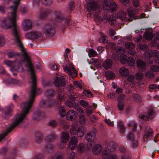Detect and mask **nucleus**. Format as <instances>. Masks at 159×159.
I'll list each match as a JSON object with an SVG mask.
<instances>
[{"instance_id":"nucleus-42","label":"nucleus","mask_w":159,"mask_h":159,"mask_svg":"<svg viewBox=\"0 0 159 159\" xmlns=\"http://www.w3.org/2000/svg\"><path fill=\"white\" fill-rule=\"evenodd\" d=\"M138 47L143 51H146L147 50L148 46L147 45L142 43H140L138 45Z\"/></svg>"},{"instance_id":"nucleus-50","label":"nucleus","mask_w":159,"mask_h":159,"mask_svg":"<svg viewBox=\"0 0 159 159\" xmlns=\"http://www.w3.org/2000/svg\"><path fill=\"white\" fill-rule=\"evenodd\" d=\"M127 138L128 139L130 140V141H133L134 139L133 133L131 132L129 133Z\"/></svg>"},{"instance_id":"nucleus-30","label":"nucleus","mask_w":159,"mask_h":159,"mask_svg":"<svg viewBox=\"0 0 159 159\" xmlns=\"http://www.w3.org/2000/svg\"><path fill=\"white\" fill-rule=\"evenodd\" d=\"M32 32L33 39H38L42 36V34L40 32L35 31H33Z\"/></svg>"},{"instance_id":"nucleus-61","label":"nucleus","mask_w":159,"mask_h":159,"mask_svg":"<svg viewBox=\"0 0 159 159\" xmlns=\"http://www.w3.org/2000/svg\"><path fill=\"white\" fill-rule=\"evenodd\" d=\"M145 57L148 59H149L152 57H153L152 51H150L149 52H146L145 54Z\"/></svg>"},{"instance_id":"nucleus-20","label":"nucleus","mask_w":159,"mask_h":159,"mask_svg":"<svg viewBox=\"0 0 159 159\" xmlns=\"http://www.w3.org/2000/svg\"><path fill=\"white\" fill-rule=\"evenodd\" d=\"M120 74L122 76H126L128 75L129 71L128 69L125 67H121L120 70Z\"/></svg>"},{"instance_id":"nucleus-7","label":"nucleus","mask_w":159,"mask_h":159,"mask_svg":"<svg viewBox=\"0 0 159 159\" xmlns=\"http://www.w3.org/2000/svg\"><path fill=\"white\" fill-rule=\"evenodd\" d=\"M96 132V129L93 128L92 130L89 131L85 135V139L88 142L92 141L94 140Z\"/></svg>"},{"instance_id":"nucleus-21","label":"nucleus","mask_w":159,"mask_h":159,"mask_svg":"<svg viewBox=\"0 0 159 159\" xmlns=\"http://www.w3.org/2000/svg\"><path fill=\"white\" fill-rule=\"evenodd\" d=\"M74 108L75 111H76L77 115L79 116H84V111L83 110L78 107H77L76 105L74 106Z\"/></svg>"},{"instance_id":"nucleus-31","label":"nucleus","mask_w":159,"mask_h":159,"mask_svg":"<svg viewBox=\"0 0 159 159\" xmlns=\"http://www.w3.org/2000/svg\"><path fill=\"white\" fill-rule=\"evenodd\" d=\"M154 74L151 70H147L146 72V77L148 79H152L154 78Z\"/></svg>"},{"instance_id":"nucleus-60","label":"nucleus","mask_w":159,"mask_h":159,"mask_svg":"<svg viewBox=\"0 0 159 159\" xmlns=\"http://www.w3.org/2000/svg\"><path fill=\"white\" fill-rule=\"evenodd\" d=\"M89 54L90 56L92 57H95L97 55L96 52L92 49H91L89 53Z\"/></svg>"},{"instance_id":"nucleus-43","label":"nucleus","mask_w":159,"mask_h":159,"mask_svg":"<svg viewBox=\"0 0 159 159\" xmlns=\"http://www.w3.org/2000/svg\"><path fill=\"white\" fill-rule=\"evenodd\" d=\"M99 41L100 43H106L108 46L112 48H113L115 47V43H108V40H99Z\"/></svg>"},{"instance_id":"nucleus-11","label":"nucleus","mask_w":159,"mask_h":159,"mask_svg":"<svg viewBox=\"0 0 159 159\" xmlns=\"http://www.w3.org/2000/svg\"><path fill=\"white\" fill-rule=\"evenodd\" d=\"M128 13L129 16L130 18H134L135 19V18L138 17L137 15L138 14V10L136 8L131 9L128 11Z\"/></svg>"},{"instance_id":"nucleus-51","label":"nucleus","mask_w":159,"mask_h":159,"mask_svg":"<svg viewBox=\"0 0 159 159\" xmlns=\"http://www.w3.org/2000/svg\"><path fill=\"white\" fill-rule=\"evenodd\" d=\"M151 71L154 72H157L159 71V67L156 65H152L150 68Z\"/></svg>"},{"instance_id":"nucleus-55","label":"nucleus","mask_w":159,"mask_h":159,"mask_svg":"<svg viewBox=\"0 0 159 159\" xmlns=\"http://www.w3.org/2000/svg\"><path fill=\"white\" fill-rule=\"evenodd\" d=\"M80 105L84 107H86L88 105V103L86 101L82 100H80Z\"/></svg>"},{"instance_id":"nucleus-33","label":"nucleus","mask_w":159,"mask_h":159,"mask_svg":"<svg viewBox=\"0 0 159 159\" xmlns=\"http://www.w3.org/2000/svg\"><path fill=\"white\" fill-rule=\"evenodd\" d=\"M12 70L16 71L18 72L24 71V69L22 66L17 65L14 66L12 69Z\"/></svg>"},{"instance_id":"nucleus-27","label":"nucleus","mask_w":159,"mask_h":159,"mask_svg":"<svg viewBox=\"0 0 159 159\" xmlns=\"http://www.w3.org/2000/svg\"><path fill=\"white\" fill-rule=\"evenodd\" d=\"M108 8H109V10L112 13L114 12L117 10V5L114 2H112L110 3L109 7H107Z\"/></svg>"},{"instance_id":"nucleus-47","label":"nucleus","mask_w":159,"mask_h":159,"mask_svg":"<svg viewBox=\"0 0 159 159\" xmlns=\"http://www.w3.org/2000/svg\"><path fill=\"white\" fill-rule=\"evenodd\" d=\"M83 93L86 97L90 98L93 96V94L90 91L84 90Z\"/></svg>"},{"instance_id":"nucleus-38","label":"nucleus","mask_w":159,"mask_h":159,"mask_svg":"<svg viewBox=\"0 0 159 159\" xmlns=\"http://www.w3.org/2000/svg\"><path fill=\"white\" fill-rule=\"evenodd\" d=\"M127 63L130 66H133L134 63L135 61L132 57H129L127 61Z\"/></svg>"},{"instance_id":"nucleus-17","label":"nucleus","mask_w":159,"mask_h":159,"mask_svg":"<svg viewBox=\"0 0 159 159\" xmlns=\"http://www.w3.org/2000/svg\"><path fill=\"white\" fill-rule=\"evenodd\" d=\"M54 148L53 145L49 143H48L44 147V151L48 153L52 152Z\"/></svg>"},{"instance_id":"nucleus-36","label":"nucleus","mask_w":159,"mask_h":159,"mask_svg":"<svg viewBox=\"0 0 159 159\" xmlns=\"http://www.w3.org/2000/svg\"><path fill=\"white\" fill-rule=\"evenodd\" d=\"M105 75L108 79H113L115 77L114 74L111 71H107L105 73Z\"/></svg>"},{"instance_id":"nucleus-59","label":"nucleus","mask_w":159,"mask_h":159,"mask_svg":"<svg viewBox=\"0 0 159 159\" xmlns=\"http://www.w3.org/2000/svg\"><path fill=\"white\" fill-rule=\"evenodd\" d=\"M79 122L82 125H83L85 123V120L84 118V116H79Z\"/></svg>"},{"instance_id":"nucleus-56","label":"nucleus","mask_w":159,"mask_h":159,"mask_svg":"<svg viewBox=\"0 0 159 159\" xmlns=\"http://www.w3.org/2000/svg\"><path fill=\"white\" fill-rule=\"evenodd\" d=\"M137 124L135 123L134 121H133L131 122L128 124V126H133V128L132 129L133 130H134L136 129V128L137 127Z\"/></svg>"},{"instance_id":"nucleus-2","label":"nucleus","mask_w":159,"mask_h":159,"mask_svg":"<svg viewBox=\"0 0 159 159\" xmlns=\"http://www.w3.org/2000/svg\"><path fill=\"white\" fill-rule=\"evenodd\" d=\"M54 23L50 22L45 24L43 28V32L48 36H52L55 33V27L57 26L64 30L66 26L70 24V18L68 17L64 20L63 15L59 11H56L54 13Z\"/></svg>"},{"instance_id":"nucleus-46","label":"nucleus","mask_w":159,"mask_h":159,"mask_svg":"<svg viewBox=\"0 0 159 159\" xmlns=\"http://www.w3.org/2000/svg\"><path fill=\"white\" fill-rule=\"evenodd\" d=\"M56 135L54 134H52L47 137V139L50 141H52L55 139L56 138Z\"/></svg>"},{"instance_id":"nucleus-28","label":"nucleus","mask_w":159,"mask_h":159,"mask_svg":"<svg viewBox=\"0 0 159 159\" xmlns=\"http://www.w3.org/2000/svg\"><path fill=\"white\" fill-rule=\"evenodd\" d=\"M40 105L43 108L50 107L51 106L49 100H48L41 102L40 103Z\"/></svg>"},{"instance_id":"nucleus-49","label":"nucleus","mask_w":159,"mask_h":159,"mask_svg":"<svg viewBox=\"0 0 159 159\" xmlns=\"http://www.w3.org/2000/svg\"><path fill=\"white\" fill-rule=\"evenodd\" d=\"M125 47L127 48L132 49L134 47V45L133 43L129 42L126 43Z\"/></svg>"},{"instance_id":"nucleus-24","label":"nucleus","mask_w":159,"mask_h":159,"mask_svg":"<svg viewBox=\"0 0 159 159\" xmlns=\"http://www.w3.org/2000/svg\"><path fill=\"white\" fill-rule=\"evenodd\" d=\"M87 148L86 145L83 143H81L78 145L77 147V150L79 152H83Z\"/></svg>"},{"instance_id":"nucleus-23","label":"nucleus","mask_w":159,"mask_h":159,"mask_svg":"<svg viewBox=\"0 0 159 159\" xmlns=\"http://www.w3.org/2000/svg\"><path fill=\"white\" fill-rule=\"evenodd\" d=\"M55 90L52 89L47 90L45 94L48 98H51L54 96L55 94Z\"/></svg>"},{"instance_id":"nucleus-37","label":"nucleus","mask_w":159,"mask_h":159,"mask_svg":"<svg viewBox=\"0 0 159 159\" xmlns=\"http://www.w3.org/2000/svg\"><path fill=\"white\" fill-rule=\"evenodd\" d=\"M127 56L124 54H122L120 56V60L121 63L123 64H125L127 62Z\"/></svg>"},{"instance_id":"nucleus-12","label":"nucleus","mask_w":159,"mask_h":159,"mask_svg":"<svg viewBox=\"0 0 159 159\" xmlns=\"http://www.w3.org/2000/svg\"><path fill=\"white\" fill-rule=\"evenodd\" d=\"M77 139L76 137H73L70 140L69 143V148L71 149L76 147L77 145Z\"/></svg>"},{"instance_id":"nucleus-52","label":"nucleus","mask_w":159,"mask_h":159,"mask_svg":"<svg viewBox=\"0 0 159 159\" xmlns=\"http://www.w3.org/2000/svg\"><path fill=\"white\" fill-rule=\"evenodd\" d=\"M99 34L100 37L99 40H106L108 39L107 37L101 32H99Z\"/></svg>"},{"instance_id":"nucleus-62","label":"nucleus","mask_w":159,"mask_h":159,"mask_svg":"<svg viewBox=\"0 0 159 159\" xmlns=\"http://www.w3.org/2000/svg\"><path fill=\"white\" fill-rule=\"evenodd\" d=\"M143 74L140 73H137L136 74V79L140 80H142L143 78Z\"/></svg>"},{"instance_id":"nucleus-41","label":"nucleus","mask_w":159,"mask_h":159,"mask_svg":"<svg viewBox=\"0 0 159 159\" xmlns=\"http://www.w3.org/2000/svg\"><path fill=\"white\" fill-rule=\"evenodd\" d=\"M42 3L46 6H50L52 4V0H41Z\"/></svg>"},{"instance_id":"nucleus-39","label":"nucleus","mask_w":159,"mask_h":159,"mask_svg":"<svg viewBox=\"0 0 159 159\" xmlns=\"http://www.w3.org/2000/svg\"><path fill=\"white\" fill-rule=\"evenodd\" d=\"M102 156L105 159H107L109 157L110 151L107 150L103 151L102 152Z\"/></svg>"},{"instance_id":"nucleus-8","label":"nucleus","mask_w":159,"mask_h":159,"mask_svg":"<svg viewBox=\"0 0 159 159\" xmlns=\"http://www.w3.org/2000/svg\"><path fill=\"white\" fill-rule=\"evenodd\" d=\"M32 23L31 20H25L22 23V27L24 30L27 31L30 30L32 27Z\"/></svg>"},{"instance_id":"nucleus-57","label":"nucleus","mask_w":159,"mask_h":159,"mask_svg":"<svg viewBox=\"0 0 159 159\" xmlns=\"http://www.w3.org/2000/svg\"><path fill=\"white\" fill-rule=\"evenodd\" d=\"M119 125L120 127V130L121 132H123L125 130V127L124 124L121 121L119 122Z\"/></svg>"},{"instance_id":"nucleus-63","label":"nucleus","mask_w":159,"mask_h":159,"mask_svg":"<svg viewBox=\"0 0 159 159\" xmlns=\"http://www.w3.org/2000/svg\"><path fill=\"white\" fill-rule=\"evenodd\" d=\"M133 5L135 7H138L140 6L139 2L138 0H133Z\"/></svg>"},{"instance_id":"nucleus-3","label":"nucleus","mask_w":159,"mask_h":159,"mask_svg":"<svg viewBox=\"0 0 159 159\" xmlns=\"http://www.w3.org/2000/svg\"><path fill=\"white\" fill-rule=\"evenodd\" d=\"M86 10L87 11L93 13L95 12L98 14L100 12V5L93 0H91L87 4Z\"/></svg>"},{"instance_id":"nucleus-13","label":"nucleus","mask_w":159,"mask_h":159,"mask_svg":"<svg viewBox=\"0 0 159 159\" xmlns=\"http://www.w3.org/2000/svg\"><path fill=\"white\" fill-rule=\"evenodd\" d=\"M137 66L142 71L145 70L146 64L145 62L141 60H138L136 61Z\"/></svg>"},{"instance_id":"nucleus-44","label":"nucleus","mask_w":159,"mask_h":159,"mask_svg":"<svg viewBox=\"0 0 159 159\" xmlns=\"http://www.w3.org/2000/svg\"><path fill=\"white\" fill-rule=\"evenodd\" d=\"M126 14L123 11H119L118 14V16L121 19H123L125 17Z\"/></svg>"},{"instance_id":"nucleus-1","label":"nucleus","mask_w":159,"mask_h":159,"mask_svg":"<svg viewBox=\"0 0 159 159\" xmlns=\"http://www.w3.org/2000/svg\"><path fill=\"white\" fill-rule=\"evenodd\" d=\"M31 85L29 93L28 100L23 103V107L22 108V113L18 114L13 119L14 121L10 126L8 127L3 134L0 135V141L4 139L5 137L16 126L26 118L27 115L31 108L34 100L36 95L41 93L40 89L37 88L36 79H31Z\"/></svg>"},{"instance_id":"nucleus-25","label":"nucleus","mask_w":159,"mask_h":159,"mask_svg":"<svg viewBox=\"0 0 159 159\" xmlns=\"http://www.w3.org/2000/svg\"><path fill=\"white\" fill-rule=\"evenodd\" d=\"M152 51L154 61L155 62H157V59L159 58V52L157 50H154Z\"/></svg>"},{"instance_id":"nucleus-16","label":"nucleus","mask_w":159,"mask_h":159,"mask_svg":"<svg viewBox=\"0 0 159 159\" xmlns=\"http://www.w3.org/2000/svg\"><path fill=\"white\" fill-rule=\"evenodd\" d=\"M86 131V128L84 126H80L78 128L77 130V135L79 137H82L84 135Z\"/></svg>"},{"instance_id":"nucleus-45","label":"nucleus","mask_w":159,"mask_h":159,"mask_svg":"<svg viewBox=\"0 0 159 159\" xmlns=\"http://www.w3.org/2000/svg\"><path fill=\"white\" fill-rule=\"evenodd\" d=\"M116 51L119 54H122L125 52V49L123 47H119L116 49Z\"/></svg>"},{"instance_id":"nucleus-5","label":"nucleus","mask_w":159,"mask_h":159,"mask_svg":"<svg viewBox=\"0 0 159 159\" xmlns=\"http://www.w3.org/2000/svg\"><path fill=\"white\" fill-rule=\"evenodd\" d=\"M66 79L63 77H57L56 78L54 84L55 86L57 87H59L61 86L64 87L66 85Z\"/></svg>"},{"instance_id":"nucleus-18","label":"nucleus","mask_w":159,"mask_h":159,"mask_svg":"<svg viewBox=\"0 0 159 159\" xmlns=\"http://www.w3.org/2000/svg\"><path fill=\"white\" fill-rule=\"evenodd\" d=\"M112 64V61L109 59H107L103 62V66L106 70L110 68Z\"/></svg>"},{"instance_id":"nucleus-32","label":"nucleus","mask_w":159,"mask_h":159,"mask_svg":"<svg viewBox=\"0 0 159 159\" xmlns=\"http://www.w3.org/2000/svg\"><path fill=\"white\" fill-rule=\"evenodd\" d=\"M43 113L39 110L36 111L34 116V118L35 120L38 119L40 117H42Z\"/></svg>"},{"instance_id":"nucleus-48","label":"nucleus","mask_w":159,"mask_h":159,"mask_svg":"<svg viewBox=\"0 0 159 159\" xmlns=\"http://www.w3.org/2000/svg\"><path fill=\"white\" fill-rule=\"evenodd\" d=\"M44 40H33L32 43H30V45L31 48H33L34 46L39 43H41L42 41Z\"/></svg>"},{"instance_id":"nucleus-29","label":"nucleus","mask_w":159,"mask_h":159,"mask_svg":"<svg viewBox=\"0 0 159 159\" xmlns=\"http://www.w3.org/2000/svg\"><path fill=\"white\" fill-rule=\"evenodd\" d=\"M57 92L58 93L57 98L60 100V102L64 101V93L63 91L62 90L60 89L58 90Z\"/></svg>"},{"instance_id":"nucleus-53","label":"nucleus","mask_w":159,"mask_h":159,"mask_svg":"<svg viewBox=\"0 0 159 159\" xmlns=\"http://www.w3.org/2000/svg\"><path fill=\"white\" fill-rule=\"evenodd\" d=\"M117 107L120 111H122L124 109V105L122 102H119L117 104Z\"/></svg>"},{"instance_id":"nucleus-22","label":"nucleus","mask_w":159,"mask_h":159,"mask_svg":"<svg viewBox=\"0 0 159 159\" xmlns=\"http://www.w3.org/2000/svg\"><path fill=\"white\" fill-rule=\"evenodd\" d=\"M21 55L20 53L15 52H9L7 54V56L9 58L16 57L20 56Z\"/></svg>"},{"instance_id":"nucleus-26","label":"nucleus","mask_w":159,"mask_h":159,"mask_svg":"<svg viewBox=\"0 0 159 159\" xmlns=\"http://www.w3.org/2000/svg\"><path fill=\"white\" fill-rule=\"evenodd\" d=\"M35 141L37 143H40L42 140V134L40 132H37L35 133Z\"/></svg>"},{"instance_id":"nucleus-15","label":"nucleus","mask_w":159,"mask_h":159,"mask_svg":"<svg viewBox=\"0 0 159 159\" xmlns=\"http://www.w3.org/2000/svg\"><path fill=\"white\" fill-rule=\"evenodd\" d=\"M102 147L101 145L98 144L94 146L93 148V152L95 155L99 154L102 150Z\"/></svg>"},{"instance_id":"nucleus-35","label":"nucleus","mask_w":159,"mask_h":159,"mask_svg":"<svg viewBox=\"0 0 159 159\" xmlns=\"http://www.w3.org/2000/svg\"><path fill=\"white\" fill-rule=\"evenodd\" d=\"M63 69L65 71H67L68 74H71L72 71L74 70L75 69L72 66H67L66 65H65V66H63Z\"/></svg>"},{"instance_id":"nucleus-10","label":"nucleus","mask_w":159,"mask_h":159,"mask_svg":"<svg viewBox=\"0 0 159 159\" xmlns=\"http://www.w3.org/2000/svg\"><path fill=\"white\" fill-rule=\"evenodd\" d=\"M69 138V134L66 132H63L61 134V140L62 141L61 143V148H62L64 146V143H66L68 141Z\"/></svg>"},{"instance_id":"nucleus-54","label":"nucleus","mask_w":159,"mask_h":159,"mask_svg":"<svg viewBox=\"0 0 159 159\" xmlns=\"http://www.w3.org/2000/svg\"><path fill=\"white\" fill-rule=\"evenodd\" d=\"M92 111H93L92 110L91 107H88L86 109V111H85L86 115H87V116H89V115L92 113Z\"/></svg>"},{"instance_id":"nucleus-34","label":"nucleus","mask_w":159,"mask_h":159,"mask_svg":"<svg viewBox=\"0 0 159 159\" xmlns=\"http://www.w3.org/2000/svg\"><path fill=\"white\" fill-rule=\"evenodd\" d=\"M58 111L59 114L61 117H63L66 115V110L64 107H60L59 108Z\"/></svg>"},{"instance_id":"nucleus-6","label":"nucleus","mask_w":159,"mask_h":159,"mask_svg":"<svg viewBox=\"0 0 159 159\" xmlns=\"http://www.w3.org/2000/svg\"><path fill=\"white\" fill-rule=\"evenodd\" d=\"M52 11L51 9L42 8L40 9L39 17L41 19H45L47 17L48 15L51 14Z\"/></svg>"},{"instance_id":"nucleus-64","label":"nucleus","mask_w":159,"mask_h":159,"mask_svg":"<svg viewBox=\"0 0 159 159\" xmlns=\"http://www.w3.org/2000/svg\"><path fill=\"white\" fill-rule=\"evenodd\" d=\"M77 99H78V98H77L76 96H73L71 94L70 95L69 98V100L70 101L74 102L77 100Z\"/></svg>"},{"instance_id":"nucleus-14","label":"nucleus","mask_w":159,"mask_h":159,"mask_svg":"<svg viewBox=\"0 0 159 159\" xmlns=\"http://www.w3.org/2000/svg\"><path fill=\"white\" fill-rule=\"evenodd\" d=\"M153 131H151L149 132H145L144 135L143 137L144 141L147 142L151 140L153 137Z\"/></svg>"},{"instance_id":"nucleus-19","label":"nucleus","mask_w":159,"mask_h":159,"mask_svg":"<svg viewBox=\"0 0 159 159\" xmlns=\"http://www.w3.org/2000/svg\"><path fill=\"white\" fill-rule=\"evenodd\" d=\"M146 40H152L154 36L152 32L149 31H146L143 34Z\"/></svg>"},{"instance_id":"nucleus-58","label":"nucleus","mask_w":159,"mask_h":159,"mask_svg":"<svg viewBox=\"0 0 159 159\" xmlns=\"http://www.w3.org/2000/svg\"><path fill=\"white\" fill-rule=\"evenodd\" d=\"M5 64L9 67H12L14 65V62L13 61H4Z\"/></svg>"},{"instance_id":"nucleus-40","label":"nucleus","mask_w":159,"mask_h":159,"mask_svg":"<svg viewBox=\"0 0 159 159\" xmlns=\"http://www.w3.org/2000/svg\"><path fill=\"white\" fill-rule=\"evenodd\" d=\"M63 157L61 153H57L52 156L51 159H63Z\"/></svg>"},{"instance_id":"nucleus-9","label":"nucleus","mask_w":159,"mask_h":159,"mask_svg":"<svg viewBox=\"0 0 159 159\" xmlns=\"http://www.w3.org/2000/svg\"><path fill=\"white\" fill-rule=\"evenodd\" d=\"M76 113L73 110L69 111L67 113L66 115V119L69 120H75L76 118Z\"/></svg>"},{"instance_id":"nucleus-4","label":"nucleus","mask_w":159,"mask_h":159,"mask_svg":"<svg viewBox=\"0 0 159 159\" xmlns=\"http://www.w3.org/2000/svg\"><path fill=\"white\" fill-rule=\"evenodd\" d=\"M155 116V112L154 111V108L152 107H149L147 113L145 114L140 115L139 118L143 120H147L148 119H152Z\"/></svg>"}]
</instances>
